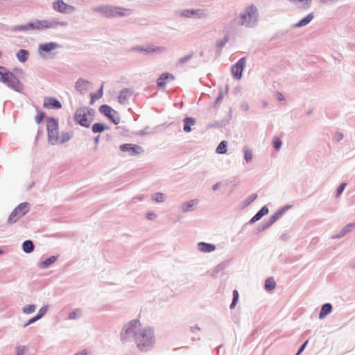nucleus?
<instances>
[{"label": "nucleus", "instance_id": "obj_1", "mask_svg": "<svg viewBox=\"0 0 355 355\" xmlns=\"http://www.w3.org/2000/svg\"><path fill=\"white\" fill-rule=\"evenodd\" d=\"M138 349L142 352L150 350L155 343V336L153 329L144 328L141 329L135 341Z\"/></svg>", "mask_w": 355, "mask_h": 355}, {"label": "nucleus", "instance_id": "obj_16", "mask_svg": "<svg viewBox=\"0 0 355 355\" xmlns=\"http://www.w3.org/2000/svg\"><path fill=\"white\" fill-rule=\"evenodd\" d=\"M44 107L46 108L60 109L62 107V104L55 98L46 97L44 101Z\"/></svg>", "mask_w": 355, "mask_h": 355}, {"label": "nucleus", "instance_id": "obj_48", "mask_svg": "<svg viewBox=\"0 0 355 355\" xmlns=\"http://www.w3.org/2000/svg\"><path fill=\"white\" fill-rule=\"evenodd\" d=\"M45 114L44 112L41 111H38L37 115L35 116V122L39 124L41 123L42 119H44Z\"/></svg>", "mask_w": 355, "mask_h": 355}, {"label": "nucleus", "instance_id": "obj_38", "mask_svg": "<svg viewBox=\"0 0 355 355\" xmlns=\"http://www.w3.org/2000/svg\"><path fill=\"white\" fill-rule=\"evenodd\" d=\"M244 153V158L247 162H250L252 159V150L247 146L243 148Z\"/></svg>", "mask_w": 355, "mask_h": 355}, {"label": "nucleus", "instance_id": "obj_52", "mask_svg": "<svg viewBox=\"0 0 355 355\" xmlns=\"http://www.w3.org/2000/svg\"><path fill=\"white\" fill-rule=\"evenodd\" d=\"M308 340H306L304 343H303L302 344V345L299 347L298 350H297V354H300L301 353H302V352L304 350L305 347H306L307 344H308Z\"/></svg>", "mask_w": 355, "mask_h": 355}, {"label": "nucleus", "instance_id": "obj_23", "mask_svg": "<svg viewBox=\"0 0 355 355\" xmlns=\"http://www.w3.org/2000/svg\"><path fill=\"white\" fill-rule=\"evenodd\" d=\"M333 306L330 303H325L322 305L320 311L319 313V318L324 319L332 311Z\"/></svg>", "mask_w": 355, "mask_h": 355}, {"label": "nucleus", "instance_id": "obj_15", "mask_svg": "<svg viewBox=\"0 0 355 355\" xmlns=\"http://www.w3.org/2000/svg\"><path fill=\"white\" fill-rule=\"evenodd\" d=\"M53 8L60 12H69L74 10L73 6L65 3L62 0H58L53 3Z\"/></svg>", "mask_w": 355, "mask_h": 355}, {"label": "nucleus", "instance_id": "obj_5", "mask_svg": "<svg viewBox=\"0 0 355 355\" xmlns=\"http://www.w3.org/2000/svg\"><path fill=\"white\" fill-rule=\"evenodd\" d=\"M29 209L30 205L28 203L23 202L19 204L10 214L8 222L9 223L17 222L29 211Z\"/></svg>", "mask_w": 355, "mask_h": 355}, {"label": "nucleus", "instance_id": "obj_45", "mask_svg": "<svg viewBox=\"0 0 355 355\" xmlns=\"http://www.w3.org/2000/svg\"><path fill=\"white\" fill-rule=\"evenodd\" d=\"M193 56V53L191 52L187 55H185L181 58H180L178 61V64H184L191 60Z\"/></svg>", "mask_w": 355, "mask_h": 355}, {"label": "nucleus", "instance_id": "obj_9", "mask_svg": "<svg viewBox=\"0 0 355 355\" xmlns=\"http://www.w3.org/2000/svg\"><path fill=\"white\" fill-rule=\"evenodd\" d=\"M89 114V110L87 107H81L76 110L74 119L76 123H79L82 126L88 127L89 126V121L87 119V115Z\"/></svg>", "mask_w": 355, "mask_h": 355}, {"label": "nucleus", "instance_id": "obj_42", "mask_svg": "<svg viewBox=\"0 0 355 355\" xmlns=\"http://www.w3.org/2000/svg\"><path fill=\"white\" fill-rule=\"evenodd\" d=\"M87 81H86V80H78L76 82V89L79 91L85 90L87 89Z\"/></svg>", "mask_w": 355, "mask_h": 355}, {"label": "nucleus", "instance_id": "obj_50", "mask_svg": "<svg viewBox=\"0 0 355 355\" xmlns=\"http://www.w3.org/2000/svg\"><path fill=\"white\" fill-rule=\"evenodd\" d=\"M41 318V315H37L36 316L33 317V318L30 319L27 323L24 324V327L28 326L31 323H33Z\"/></svg>", "mask_w": 355, "mask_h": 355}, {"label": "nucleus", "instance_id": "obj_41", "mask_svg": "<svg viewBox=\"0 0 355 355\" xmlns=\"http://www.w3.org/2000/svg\"><path fill=\"white\" fill-rule=\"evenodd\" d=\"M282 146V141L278 137H274L272 139V146L276 150H279Z\"/></svg>", "mask_w": 355, "mask_h": 355}, {"label": "nucleus", "instance_id": "obj_26", "mask_svg": "<svg viewBox=\"0 0 355 355\" xmlns=\"http://www.w3.org/2000/svg\"><path fill=\"white\" fill-rule=\"evenodd\" d=\"M184 128L183 130L186 132H190L191 131V126L196 123V120L193 117L187 116L183 120Z\"/></svg>", "mask_w": 355, "mask_h": 355}, {"label": "nucleus", "instance_id": "obj_31", "mask_svg": "<svg viewBox=\"0 0 355 355\" xmlns=\"http://www.w3.org/2000/svg\"><path fill=\"white\" fill-rule=\"evenodd\" d=\"M111 5H105V6H97L93 8V10L99 12L105 17H107V15L109 13V10L110 8Z\"/></svg>", "mask_w": 355, "mask_h": 355}, {"label": "nucleus", "instance_id": "obj_25", "mask_svg": "<svg viewBox=\"0 0 355 355\" xmlns=\"http://www.w3.org/2000/svg\"><path fill=\"white\" fill-rule=\"evenodd\" d=\"M71 137V134L69 132H62L61 135L57 136L56 139L52 143L53 145L61 144L68 141Z\"/></svg>", "mask_w": 355, "mask_h": 355}, {"label": "nucleus", "instance_id": "obj_64", "mask_svg": "<svg viewBox=\"0 0 355 355\" xmlns=\"http://www.w3.org/2000/svg\"><path fill=\"white\" fill-rule=\"evenodd\" d=\"M191 330L192 332H195L196 331H199L200 328L198 327H191Z\"/></svg>", "mask_w": 355, "mask_h": 355}, {"label": "nucleus", "instance_id": "obj_57", "mask_svg": "<svg viewBox=\"0 0 355 355\" xmlns=\"http://www.w3.org/2000/svg\"><path fill=\"white\" fill-rule=\"evenodd\" d=\"M249 105L247 103H243L241 105V108L244 111H248L249 110Z\"/></svg>", "mask_w": 355, "mask_h": 355}, {"label": "nucleus", "instance_id": "obj_8", "mask_svg": "<svg viewBox=\"0 0 355 355\" xmlns=\"http://www.w3.org/2000/svg\"><path fill=\"white\" fill-rule=\"evenodd\" d=\"M246 63L245 57L241 58L234 64L231 67V72L234 79L240 80L243 76V71L244 70Z\"/></svg>", "mask_w": 355, "mask_h": 355}, {"label": "nucleus", "instance_id": "obj_56", "mask_svg": "<svg viewBox=\"0 0 355 355\" xmlns=\"http://www.w3.org/2000/svg\"><path fill=\"white\" fill-rule=\"evenodd\" d=\"M267 229H268V227L266 226V225L265 223H263L261 225L259 226L258 228L257 229V233L261 232Z\"/></svg>", "mask_w": 355, "mask_h": 355}, {"label": "nucleus", "instance_id": "obj_14", "mask_svg": "<svg viewBox=\"0 0 355 355\" xmlns=\"http://www.w3.org/2000/svg\"><path fill=\"white\" fill-rule=\"evenodd\" d=\"M178 15L187 18H202L205 15L204 10L200 9H185L180 11Z\"/></svg>", "mask_w": 355, "mask_h": 355}, {"label": "nucleus", "instance_id": "obj_7", "mask_svg": "<svg viewBox=\"0 0 355 355\" xmlns=\"http://www.w3.org/2000/svg\"><path fill=\"white\" fill-rule=\"evenodd\" d=\"M58 120L55 118H50L47 120V134L49 141L52 144L58 135Z\"/></svg>", "mask_w": 355, "mask_h": 355}, {"label": "nucleus", "instance_id": "obj_24", "mask_svg": "<svg viewBox=\"0 0 355 355\" xmlns=\"http://www.w3.org/2000/svg\"><path fill=\"white\" fill-rule=\"evenodd\" d=\"M313 17H314L313 13L311 12L309 15H307L306 17H304V18L300 19L297 23L293 24L292 26L293 28H300V27L304 26L307 25L308 24H309L311 21V20L313 19Z\"/></svg>", "mask_w": 355, "mask_h": 355}, {"label": "nucleus", "instance_id": "obj_46", "mask_svg": "<svg viewBox=\"0 0 355 355\" xmlns=\"http://www.w3.org/2000/svg\"><path fill=\"white\" fill-rule=\"evenodd\" d=\"M346 186H347L346 183H341L338 186V187L336 189V198H338L342 194V193L345 190Z\"/></svg>", "mask_w": 355, "mask_h": 355}, {"label": "nucleus", "instance_id": "obj_13", "mask_svg": "<svg viewBox=\"0 0 355 355\" xmlns=\"http://www.w3.org/2000/svg\"><path fill=\"white\" fill-rule=\"evenodd\" d=\"M119 149L122 152L129 153L130 156L137 155L143 151V149L140 146L133 144H121L119 146Z\"/></svg>", "mask_w": 355, "mask_h": 355}, {"label": "nucleus", "instance_id": "obj_11", "mask_svg": "<svg viewBox=\"0 0 355 355\" xmlns=\"http://www.w3.org/2000/svg\"><path fill=\"white\" fill-rule=\"evenodd\" d=\"M53 23L46 20L36 21L34 23H29L27 25L22 26L18 28L19 30H28L31 29H44L53 27Z\"/></svg>", "mask_w": 355, "mask_h": 355}, {"label": "nucleus", "instance_id": "obj_30", "mask_svg": "<svg viewBox=\"0 0 355 355\" xmlns=\"http://www.w3.org/2000/svg\"><path fill=\"white\" fill-rule=\"evenodd\" d=\"M257 193H253V194L250 195L245 200H243V202H241L240 203V208L241 209L245 208L246 207L250 205L253 201H254L257 199Z\"/></svg>", "mask_w": 355, "mask_h": 355}, {"label": "nucleus", "instance_id": "obj_35", "mask_svg": "<svg viewBox=\"0 0 355 355\" xmlns=\"http://www.w3.org/2000/svg\"><path fill=\"white\" fill-rule=\"evenodd\" d=\"M28 55V51L24 49H21L18 51L17 53V59L21 62H24L26 61Z\"/></svg>", "mask_w": 355, "mask_h": 355}, {"label": "nucleus", "instance_id": "obj_22", "mask_svg": "<svg viewBox=\"0 0 355 355\" xmlns=\"http://www.w3.org/2000/svg\"><path fill=\"white\" fill-rule=\"evenodd\" d=\"M354 227L355 223H349L347 225H345L338 234L333 236L331 238L333 239L342 238L347 233L351 232Z\"/></svg>", "mask_w": 355, "mask_h": 355}, {"label": "nucleus", "instance_id": "obj_39", "mask_svg": "<svg viewBox=\"0 0 355 355\" xmlns=\"http://www.w3.org/2000/svg\"><path fill=\"white\" fill-rule=\"evenodd\" d=\"M166 199V196L162 193H156L152 196V200L156 202H163Z\"/></svg>", "mask_w": 355, "mask_h": 355}, {"label": "nucleus", "instance_id": "obj_37", "mask_svg": "<svg viewBox=\"0 0 355 355\" xmlns=\"http://www.w3.org/2000/svg\"><path fill=\"white\" fill-rule=\"evenodd\" d=\"M56 259H57L56 257H54V256L51 257L50 258H48L40 263V267L41 268H45L48 267L49 266H50L51 264H52L53 263H54L56 261Z\"/></svg>", "mask_w": 355, "mask_h": 355}, {"label": "nucleus", "instance_id": "obj_49", "mask_svg": "<svg viewBox=\"0 0 355 355\" xmlns=\"http://www.w3.org/2000/svg\"><path fill=\"white\" fill-rule=\"evenodd\" d=\"M81 315V312L80 310H76L69 313V318L70 319H76L78 318Z\"/></svg>", "mask_w": 355, "mask_h": 355}, {"label": "nucleus", "instance_id": "obj_18", "mask_svg": "<svg viewBox=\"0 0 355 355\" xmlns=\"http://www.w3.org/2000/svg\"><path fill=\"white\" fill-rule=\"evenodd\" d=\"M197 245L198 250L204 253H209L214 252L216 248L214 244L203 241L199 242Z\"/></svg>", "mask_w": 355, "mask_h": 355}, {"label": "nucleus", "instance_id": "obj_55", "mask_svg": "<svg viewBox=\"0 0 355 355\" xmlns=\"http://www.w3.org/2000/svg\"><path fill=\"white\" fill-rule=\"evenodd\" d=\"M146 218L148 219V220H153L156 218V214L154 213V212H148L146 214Z\"/></svg>", "mask_w": 355, "mask_h": 355}, {"label": "nucleus", "instance_id": "obj_40", "mask_svg": "<svg viewBox=\"0 0 355 355\" xmlns=\"http://www.w3.org/2000/svg\"><path fill=\"white\" fill-rule=\"evenodd\" d=\"M239 302V292L236 290L233 291V298L230 305V309H234Z\"/></svg>", "mask_w": 355, "mask_h": 355}, {"label": "nucleus", "instance_id": "obj_47", "mask_svg": "<svg viewBox=\"0 0 355 355\" xmlns=\"http://www.w3.org/2000/svg\"><path fill=\"white\" fill-rule=\"evenodd\" d=\"M35 310V306L33 304L28 305L24 307L23 312L26 314H29L34 312Z\"/></svg>", "mask_w": 355, "mask_h": 355}, {"label": "nucleus", "instance_id": "obj_34", "mask_svg": "<svg viewBox=\"0 0 355 355\" xmlns=\"http://www.w3.org/2000/svg\"><path fill=\"white\" fill-rule=\"evenodd\" d=\"M22 248L26 253H31L34 250L33 243L29 240L25 241L23 243Z\"/></svg>", "mask_w": 355, "mask_h": 355}, {"label": "nucleus", "instance_id": "obj_33", "mask_svg": "<svg viewBox=\"0 0 355 355\" xmlns=\"http://www.w3.org/2000/svg\"><path fill=\"white\" fill-rule=\"evenodd\" d=\"M276 283L272 277H268L265 282L264 288L267 291H270L275 289Z\"/></svg>", "mask_w": 355, "mask_h": 355}, {"label": "nucleus", "instance_id": "obj_32", "mask_svg": "<svg viewBox=\"0 0 355 355\" xmlns=\"http://www.w3.org/2000/svg\"><path fill=\"white\" fill-rule=\"evenodd\" d=\"M218 154H225L227 152V142L225 140L221 141L216 149Z\"/></svg>", "mask_w": 355, "mask_h": 355}, {"label": "nucleus", "instance_id": "obj_28", "mask_svg": "<svg viewBox=\"0 0 355 355\" xmlns=\"http://www.w3.org/2000/svg\"><path fill=\"white\" fill-rule=\"evenodd\" d=\"M103 94V83H101V87L96 93L90 94V105H92L96 100L102 97Z\"/></svg>", "mask_w": 355, "mask_h": 355}, {"label": "nucleus", "instance_id": "obj_61", "mask_svg": "<svg viewBox=\"0 0 355 355\" xmlns=\"http://www.w3.org/2000/svg\"><path fill=\"white\" fill-rule=\"evenodd\" d=\"M147 129H148V127H146L144 129L141 130L139 132V135L141 136L147 135Z\"/></svg>", "mask_w": 355, "mask_h": 355}, {"label": "nucleus", "instance_id": "obj_2", "mask_svg": "<svg viewBox=\"0 0 355 355\" xmlns=\"http://www.w3.org/2000/svg\"><path fill=\"white\" fill-rule=\"evenodd\" d=\"M258 18L257 8L254 5H250L247 6L244 12L239 15L238 24L246 27H254L257 24Z\"/></svg>", "mask_w": 355, "mask_h": 355}, {"label": "nucleus", "instance_id": "obj_62", "mask_svg": "<svg viewBox=\"0 0 355 355\" xmlns=\"http://www.w3.org/2000/svg\"><path fill=\"white\" fill-rule=\"evenodd\" d=\"M264 223L266 225V226H267V227H268H268H270L272 224H274V222H272V221L269 218V219H268V220L267 222Z\"/></svg>", "mask_w": 355, "mask_h": 355}, {"label": "nucleus", "instance_id": "obj_27", "mask_svg": "<svg viewBox=\"0 0 355 355\" xmlns=\"http://www.w3.org/2000/svg\"><path fill=\"white\" fill-rule=\"evenodd\" d=\"M198 203V200H191L185 202L181 205L180 209L183 212L191 211L196 204Z\"/></svg>", "mask_w": 355, "mask_h": 355}, {"label": "nucleus", "instance_id": "obj_51", "mask_svg": "<svg viewBox=\"0 0 355 355\" xmlns=\"http://www.w3.org/2000/svg\"><path fill=\"white\" fill-rule=\"evenodd\" d=\"M291 236L287 233H284L281 235L280 239L284 242H287L290 240Z\"/></svg>", "mask_w": 355, "mask_h": 355}, {"label": "nucleus", "instance_id": "obj_59", "mask_svg": "<svg viewBox=\"0 0 355 355\" xmlns=\"http://www.w3.org/2000/svg\"><path fill=\"white\" fill-rule=\"evenodd\" d=\"M221 186V182H217L216 184H214L212 187L213 191H217L220 187Z\"/></svg>", "mask_w": 355, "mask_h": 355}, {"label": "nucleus", "instance_id": "obj_29", "mask_svg": "<svg viewBox=\"0 0 355 355\" xmlns=\"http://www.w3.org/2000/svg\"><path fill=\"white\" fill-rule=\"evenodd\" d=\"M110 128L107 125L103 123H95L92 125V131L94 133H101L105 130H108Z\"/></svg>", "mask_w": 355, "mask_h": 355}, {"label": "nucleus", "instance_id": "obj_4", "mask_svg": "<svg viewBox=\"0 0 355 355\" xmlns=\"http://www.w3.org/2000/svg\"><path fill=\"white\" fill-rule=\"evenodd\" d=\"M0 81L6 83L8 87L17 91L22 89V85L17 77L3 67H0Z\"/></svg>", "mask_w": 355, "mask_h": 355}, {"label": "nucleus", "instance_id": "obj_3", "mask_svg": "<svg viewBox=\"0 0 355 355\" xmlns=\"http://www.w3.org/2000/svg\"><path fill=\"white\" fill-rule=\"evenodd\" d=\"M140 322L139 320H132L125 324L122 328L120 334L121 340L123 343H128L132 340L136 341V338L139 332V327Z\"/></svg>", "mask_w": 355, "mask_h": 355}, {"label": "nucleus", "instance_id": "obj_63", "mask_svg": "<svg viewBox=\"0 0 355 355\" xmlns=\"http://www.w3.org/2000/svg\"><path fill=\"white\" fill-rule=\"evenodd\" d=\"M278 99H279V101H284V100H285V98H284V96H283V94H281V93H278Z\"/></svg>", "mask_w": 355, "mask_h": 355}, {"label": "nucleus", "instance_id": "obj_43", "mask_svg": "<svg viewBox=\"0 0 355 355\" xmlns=\"http://www.w3.org/2000/svg\"><path fill=\"white\" fill-rule=\"evenodd\" d=\"M224 96L223 92L220 90L218 94L217 98L215 100V102L214 103V107L217 108L218 105L220 104L221 101H223Z\"/></svg>", "mask_w": 355, "mask_h": 355}, {"label": "nucleus", "instance_id": "obj_36", "mask_svg": "<svg viewBox=\"0 0 355 355\" xmlns=\"http://www.w3.org/2000/svg\"><path fill=\"white\" fill-rule=\"evenodd\" d=\"M58 44L55 42L46 43L40 46V49L44 51L49 52L57 47Z\"/></svg>", "mask_w": 355, "mask_h": 355}, {"label": "nucleus", "instance_id": "obj_54", "mask_svg": "<svg viewBox=\"0 0 355 355\" xmlns=\"http://www.w3.org/2000/svg\"><path fill=\"white\" fill-rule=\"evenodd\" d=\"M343 134L340 132H336L335 134V139L337 141H340L343 139Z\"/></svg>", "mask_w": 355, "mask_h": 355}, {"label": "nucleus", "instance_id": "obj_19", "mask_svg": "<svg viewBox=\"0 0 355 355\" xmlns=\"http://www.w3.org/2000/svg\"><path fill=\"white\" fill-rule=\"evenodd\" d=\"M269 209L266 205L263 206L255 215L250 220L249 223L253 224L257 221L259 220L263 216L268 214Z\"/></svg>", "mask_w": 355, "mask_h": 355}, {"label": "nucleus", "instance_id": "obj_17", "mask_svg": "<svg viewBox=\"0 0 355 355\" xmlns=\"http://www.w3.org/2000/svg\"><path fill=\"white\" fill-rule=\"evenodd\" d=\"M175 76L170 73H163L157 80V85L159 88H164L166 85V81L167 80H174Z\"/></svg>", "mask_w": 355, "mask_h": 355}, {"label": "nucleus", "instance_id": "obj_58", "mask_svg": "<svg viewBox=\"0 0 355 355\" xmlns=\"http://www.w3.org/2000/svg\"><path fill=\"white\" fill-rule=\"evenodd\" d=\"M46 311V308L42 307L39 311V313H37V315H41V318H42L45 314Z\"/></svg>", "mask_w": 355, "mask_h": 355}, {"label": "nucleus", "instance_id": "obj_10", "mask_svg": "<svg viewBox=\"0 0 355 355\" xmlns=\"http://www.w3.org/2000/svg\"><path fill=\"white\" fill-rule=\"evenodd\" d=\"M165 50V48L162 46H157L154 45H146V46H135L131 48L132 51H139L144 54H151L153 53H162Z\"/></svg>", "mask_w": 355, "mask_h": 355}, {"label": "nucleus", "instance_id": "obj_21", "mask_svg": "<svg viewBox=\"0 0 355 355\" xmlns=\"http://www.w3.org/2000/svg\"><path fill=\"white\" fill-rule=\"evenodd\" d=\"M291 205H286L279 208L275 213L270 216V219L275 223L287 210L291 209Z\"/></svg>", "mask_w": 355, "mask_h": 355}, {"label": "nucleus", "instance_id": "obj_60", "mask_svg": "<svg viewBox=\"0 0 355 355\" xmlns=\"http://www.w3.org/2000/svg\"><path fill=\"white\" fill-rule=\"evenodd\" d=\"M224 268H225L224 264H223V263L218 264V265L216 267V272H218V271H220V270H223V269H224Z\"/></svg>", "mask_w": 355, "mask_h": 355}, {"label": "nucleus", "instance_id": "obj_53", "mask_svg": "<svg viewBox=\"0 0 355 355\" xmlns=\"http://www.w3.org/2000/svg\"><path fill=\"white\" fill-rule=\"evenodd\" d=\"M24 351H25L24 347H21V346L17 347L16 348V352H17L16 355H24Z\"/></svg>", "mask_w": 355, "mask_h": 355}, {"label": "nucleus", "instance_id": "obj_12", "mask_svg": "<svg viewBox=\"0 0 355 355\" xmlns=\"http://www.w3.org/2000/svg\"><path fill=\"white\" fill-rule=\"evenodd\" d=\"M132 14L130 9L111 6L107 17H125Z\"/></svg>", "mask_w": 355, "mask_h": 355}, {"label": "nucleus", "instance_id": "obj_20", "mask_svg": "<svg viewBox=\"0 0 355 355\" xmlns=\"http://www.w3.org/2000/svg\"><path fill=\"white\" fill-rule=\"evenodd\" d=\"M132 95V92L128 88L122 89L118 96V101L121 104H125Z\"/></svg>", "mask_w": 355, "mask_h": 355}, {"label": "nucleus", "instance_id": "obj_6", "mask_svg": "<svg viewBox=\"0 0 355 355\" xmlns=\"http://www.w3.org/2000/svg\"><path fill=\"white\" fill-rule=\"evenodd\" d=\"M99 112L114 124L118 125L120 123V117L118 112L110 105L106 104L101 105L99 107Z\"/></svg>", "mask_w": 355, "mask_h": 355}, {"label": "nucleus", "instance_id": "obj_44", "mask_svg": "<svg viewBox=\"0 0 355 355\" xmlns=\"http://www.w3.org/2000/svg\"><path fill=\"white\" fill-rule=\"evenodd\" d=\"M229 41L228 35H225L223 39L218 40L216 42V46L218 48H223Z\"/></svg>", "mask_w": 355, "mask_h": 355}]
</instances>
